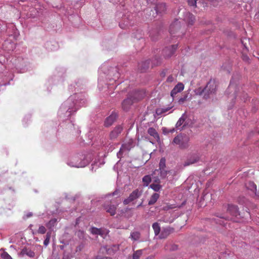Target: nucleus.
<instances>
[{
    "label": "nucleus",
    "mask_w": 259,
    "mask_h": 259,
    "mask_svg": "<svg viewBox=\"0 0 259 259\" xmlns=\"http://www.w3.org/2000/svg\"><path fill=\"white\" fill-rule=\"evenodd\" d=\"M187 98V96H185L183 98H181L180 99H179V100L178 101V103L180 104H183L186 101Z\"/></svg>",
    "instance_id": "nucleus-39"
},
{
    "label": "nucleus",
    "mask_w": 259,
    "mask_h": 259,
    "mask_svg": "<svg viewBox=\"0 0 259 259\" xmlns=\"http://www.w3.org/2000/svg\"><path fill=\"white\" fill-rule=\"evenodd\" d=\"M155 182L156 183H153L150 185V187L151 189H152L154 191L156 192L159 191L162 188L161 185H160V180L158 178H156L155 180Z\"/></svg>",
    "instance_id": "nucleus-21"
},
{
    "label": "nucleus",
    "mask_w": 259,
    "mask_h": 259,
    "mask_svg": "<svg viewBox=\"0 0 259 259\" xmlns=\"http://www.w3.org/2000/svg\"><path fill=\"white\" fill-rule=\"evenodd\" d=\"M91 232L93 234L99 235L102 236L103 235V231L101 229H98L95 227L91 228Z\"/></svg>",
    "instance_id": "nucleus-28"
},
{
    "label": "nucleus",
    "mask_w": 259,
    "mask_h": 259,
    "mask_svg": "<svg viewBox=\"0 0 259 259\" xmlns=\"http://www.w3.org/2000/svg\"><path fill=\"white\" fill-rule=\"evenodd\" d=\"M104 208L106 211L110 214L111 215H114L116 213L117 207L113 204H110L108 205H105Z\"/></svg>",
    "instance_id": "nucleus-20"
},
{
    "label": "nucleus",
    "mask_w": 259,
    "mask_h": 259,
    "mask_svg": "<svg viewBox=\"0 0 259 259\" xmlns=\"http://www.w3.org/2000/svg\"><path fill=\"white\" fill-rule=\"evenodd\" d=\"M216 87L217 85L215 81L212 80H210L207 83L205 88L202 91L201 94L202 93L207 94V96H206L205 94L204 95L205 98H207L209 94L214 93L215 92Z\"/></svg>",
    "instance_id": "nucleus-4"
},
{
    "label": "nucleus",
    "mask_w": 259,
    "mask_h": 259,
    "mask_svg": "<svg viewBox=\"0 0 259 259\" xmlns=\"http://www.w3.org/2000/svg\"><path fill=\"white\" fill-rule=\"evenodd\" d=\"M166 160L165 158H161L159 163V169H165L166 167Z\"/></svg>",
    "instance_id": "nucleus-32"
},
{
    "label": "nucleus",
    "mask_w": 259,
    "mask_h": 259,
    "mask_svg": "<svg viewBox=\"0 0 259 259\" xmlns=\"http://www.w3.org/2000/svg\"><path fill=\"white\" fill-rule=\"evenodd\" d=\"M172 106H169L168 107L157 108L156 110V113L158 115H160L163 113H166L168 111H169L170 109L172 108Z\"/></svg>",
    "instance_id": "nucleus-25"
},
{
    "label": "nucleus",
    "mask_w": 259,
    "mask_h": 259,
    "mask_svg": "<svg viewBox=\"0 0 259 259\" xmlns=\"http://www.w3.org/2000/svg\"><path fill=\"white\" fill-rule=\"evenodd\" d=\"M46 232V228L43 226H39L38 230V233L39 234H44Z\"/></svg>",
    "instance_id": "nucleus-37"
},
{
    "label": "nucleus",
    "mask_w": 259,
    "mask_h": 259,
    "mask_svg": "<svg viewBox=\"0 0 259 259\" xmlns=\"http://www.w3.org/2000/svg\"><path fill=\"white\" fill-rule=\"evenodd\" d=\"M140 233L139 232L135 231L131 233V237L132 239L134 241H137L139 240L140 238Z\"/></svg>",
    "instance_id": "nucleus-31"
},
{
    "label": "nucleus",
    "mask_w": 259,
    "mask_h": 259,
    "mask_svg": "<svg viewBox=\"0 0 259 259\" xmlns=\"http://www.w3.org/2000/svg\"><path fill=\"white\" fill-rule=\"evenodd\" d=\"M159 198V194L156 193H155L152 195L151 196L149 201L148 205H152L156 203L158 199Z\"/></svg>",
    "instance_id": "nucleus-22"
},
{
    "label": "nucleus",
    "mask_w": 259,
    "mask_h": 259,
    "mask_svg": "<svg viewBox=\"0 0 259 259\" xmlns=\"http://www.w3.org/2000/svg\"><path fill=\"white\" fill-rule=\"evenodd\" d=\"M142 190L139 189L134 190L130 194L129 196L123 200V203L124 205H127L131 203L134 204L135 203V201L142 196Z\"/></svg>",
    "instance_id": "nucleus-3"
},
{
    "label": "nucleus",
    "mask_w": 259,
    "mask_h": 259,
    "mask_svg": "<svg viewBox=\"0 0 259 259\" xmlns=\"http://www.w3.org/2000/svg\"><path fill=\"white\" fill-rule=\"evenodd\" d=\"M227 211L233 216L237 217L240 215L238 207L235 205L229 204Z\"/></svg>",
    "instance_id": "nucleus-11"
},
{
    "label": "nucleus",
    "mask_w": 259,
    "mask_h": 259,
    "mask_svg": "<svg viewBox=\"0 0 259 259\" xmlns=\"http://www.w3.org/2000/svg\"><path fill=\"white\" fill-rule=\"evenodd\" d=\"M233 88V86L232 85H230L229 87V89L231 90Z\"/></svg>",
    "instance_id": "nucleus-46"
},
{
    "label": "nucleus",
    "mask_w": 259,
    "mask_h": 259,
    "mask_svg": "<svg viewBox=\"0 0 259 259\" xmlns=\"http://www.w3.org/2000/svg\"><path fill=\"white\" fill-rule=\"evenodd\" d=\"M152 228L154 230L155 235H159L160 232V227L159 224L157 222L153 223L152 225Z\"/></svg>",
    "instance_id": "nucleus-26"
},
{
    "label": "nucleus",
    "mask_w": 259,
    "mask_h": 259,
    "mask_svg": "<svg viewBox=\"0 0 259 259\" xmlns=\"http://www.w3.org/2000/svg\"><path fill=\"white\" fill-rule=\"evenodd\" d=\"M190 138L185 134L178 135L173 140L172 143L178 145L182 149H187L189 147Z\"/></svg>",
    "instance_id": "nucleus-1"
},
{
    "label": "nucleus",
    "mask_w": 259,
    "mask_h": 259,
    "mask_svg": "<svg viewBox=\"0 0 259 259\" xmlns=\"http://www.w3.org/2000/svg\"><path fill=\"white\" fill-rule=\"evenodd\" d=\"M153 174L159 175L160 178L163 179L166 178L167 175L171 174V171L170 170H166L165 169H156Z\"/></svg>",
    "instance_id": "nucleus-15"
},
{
    "label": "nucleus",
    "mask_w": 259,
    "mask_h": 259,
    "mask_svg": "<svg viewBox=\"0 0 259 259\" xmlns=\"http://www.w3.org/2000/svg\"><path fill=\"white\" fill-rule=\"evenodd\" d=\"M165 248L170 251H175L178 249V245L171 242H168L165 245Z\"/></svg>",
    "instance_id": "nucleus-23"
},
{
    "label": "nucleus",
    "mask_w": 259,
    "mask_h": 259,
    "mask_svg": "<svg viewBox=\"0 0 259 259\" xmlns=\"http://www.w3.org/2000/svg\"><path fill=\"white\" fill-rule=\"evenodd\" d=\"M184 85L183 83L181 82L178 83L171 91V96L174 98L177 94L182 91L184 90Z\"/></svg>",
    "instance_id": "nucleus-14"
},
{
    "label": "nucleus",
    "mask_w": 259,
    "mask_h": 259,
    "mask_svg": "<svg viewBox=\"0 0 259 259\" xmlns=\"http://www.w3.org/2000/svg\"><path fill=\"white\" fill-rule=\"evenodd\" d=\"M142 181L144 186H148L151 181V178L149 175L145 176L142 179Z\"/></svg>",
    "instance_id": "nucleus-29"
},
{
    "label": "nucleus",
    "mask_w": 259,
    "mask_h": 259,
    "mask_svg": "<svg viewBox=\"0 0 259 259\" xmlns=\"http://www.w3.org/2000/svg\"><path fill=\"white\" fill-rule=\"evenodd\" d=\"M175 79L172 75H169L167 78L166 81L168 82H172Z\"/></svg>",
    "instance_id": "nucleus-40"
},
{
    "label": "nucleus",
    "mask_w": 259,
    "mask_h": 259,
    "mask_svg": "<svg viewBox=\"0 0 259 259\" xmlns=\"http://www.w3.org/2000/svg\"><path fill=\"white\" fill-rule=\"evenodd\" d=\"M181 27V22L178 20H175L169 26V33L171 34H178L177 36H180V30Z\"/></svg>",
    "instance_id": "nucleus-5"
},
{
    "label": "nucleus",
    "mask_w": 259,
    "mask_h": 259,
    "mask_svg": "<svg viewBox=\"0 0 259 259\" xmlns=\"http://www.w3.org/2000/svg\"><path fill=\"white\" fill-rule=\"evenodd\" d=\"M242 58L243 60H244V61H246V62L248 61L249 60V57L247 55H244V54L242 55Z\"/></svg>",
    "instance_id": "nucleus-41"
},
{
    "label": "nucleus",
    "mask_w": 259,
    "mask_h": 259,
    "mask_svg": "<svg viewBox=\"0 0 259 259\" xmlns=\"http://www.w3.org/2000/svg\"><path fill=\"white\" fill-rule=\"evenodd\" d=\"M7 42H5V44H4V46H6V45H7Z\"/></svg>",
    "instance_id": "nucleus-49"
},
{
    "label": "nucleus",
    "mask_w": 259,
    "mask_h": 259,
    "mask_svg": "<svg viewBox=\"0 0 259 259\" xmlns=\"http://www.w3.org/2000/svg\"><path fill=\"white\" fill-rule=\"evenodd\" d=\"M247 213L248 215H249V213L248 212H247Z\"/></svg>",
    "instance_id": "nucleus-50"
},
{
    "label": "nucleus",
    "mask_w": 259,
    "mask_h": 259,
    "mask_svg": "<svg viewBox=\"0 0 259 259\" xmlns=\"http://www.w3.org/2000/svg\"><path fill=\"white\" fill-rule=\"evenodd\" d=\"M155 8L157 13L160 14L164 13L166 10V5L163 3L157 4Z\"/></svg>",
    "instance_id": "nucleus-18"
},
{
    "label": "nucleus",
    "mask_w": 259,
    "mask_h": 259,
    "mask_svg": "<svg viewBox=\"0 0 259 259\" xmlns=\"http://www.w3.org/2000/svg\"><path fill=\"white\" fill-rule=\"evenodd\" d=\"M31 215H32V214H29V215H28V216L29 217V216H31Z\"/></svg>",
    "instance_id": "nucleus-51"
},
{
    "label": "nucleus",
    "mask_w": 259,
    "mask_h": 259,
    "mask_svg": "<svg viewBox=\"0 0 259 259\" xmlns=\"http://www.w3.org/2000/svg\"><path fill=\"white\" fill-rule=\"evenodd\" d=\"M51 237V233H47L46 235V237L45 240L44 241V244L45 246H47L49 242H50V239Z\"/></svg>",
    "instance_id": "nucleus-35"
},
{
    "label": "nucleus",
    "mask_w": 259,
    "mask_h": 259,
    "mask_svg": "<svg viewBox=\"0 0 259 259\" xmlns=\"http://www.w3.org/2000/svg\"><path fill=\"white\" fill-rule=\"evenodd\" d=\"M147 132L148 134H149L151 136L153 137L154 139L157 140L159 139V135L154 128H149Z\"/></svg>",
    "instance_id": "nucleus-24"
},
{
    "label": "nucleus",
    "mask_w": 259,
    "mask_h": 259,
    "mask_svg": "<svg viewBox=\"0 0 259 259\" xmlns=\"http://www.w3.org/2000/svg\"><path fill=\"white\" fill-rule=\"evenodd\" d=\"M116 193V191H115L114 192H113V195H115Z\"/></svg>",
    "instance_id": "nucleus-48"
},
{
    "label": "nucleus",
    "mask_w": 259,
    "mask_h": 259,
    "mask_svg": "<svg viewBox=\"0 0 259 259\" xmlns=\"http://www.w3.org/2000/svg\"><path fill=\"white\" fill-rule=\"evenodd\" d=\"M144 93L141 91L136 92L135 97H128L125 99L122 103V108L124 110H127L130 106L135 102L140 100L143 98Z\"/></svg>",
    "instance_id": "nucleus-2"
},
{
    "label": "nucleus",
    "mask_w": 259,
    "mask_h": 259,
    "mask_svg": "<svg viewBox=\"0 0 259 259\" xmlns=\"http://www.w3.org/2000/svg\"><path fill=\"white\" fill-rule=\"evenodd\" d=\"M119 26H120V27L121 28H123H123H124V27H122V24H119Z\"/></svg>",
    "instance_id": "nucleus-47"
},
{
    "label": "nucleus",
    "mask_w": 259,
    "mask_h": 259,
    "mask_svg": "<svg viewBox=\"0 0 259 259\" xmlns=\"http://www.w3.org/2000/svg\"><path fill=\"white\" fill-rule=\"evenodd\" d=\"M123 128L120 125H118L115 127V128L111 132L110 134V138L111 139H116L119 135L121 133Z\"/></svg>",
    "instance_id": "nucleus-13"
},
{
    "label": "nucleus",
    "mask_w": 259,
    "mask_h": 259,
    "mask_svg": "<svg viewBox=\"0 0 259 259\" xmlns=\"http://www.w3.org/2000/svg\"><path fill=\"white\" fill-rule=\"evenodd\" d=\"M135 146L134 140L130 139L128 141L122 145L120 148V151L127 150L130 151L131 149Z\"/></svg>",
    "instance_id": "nucleus-16"
},
{
    "label": "nucleus",
    "mask_w": 259,
    "mask_h": 259,
    "mask_svg": "<svg viewBox=\"0 0 259 259\" xmlns=\"http://www.w3.org/2000/svg\"><path fill=\"white\" fill-rule=\"evenodd\" d=\"M175 207H176L172 206V205H170V206H168V208L169 209H172V208H174Z\"/></svg>",
    "instance_id": "nucleus-44"
},
{
    "label": "nucleus",
    "mask_w": 259,
    "mask_h": 259,
    "mask_svg": "<svg viewBox=\"0 0 259 259\" xmlns=\"http://www.w3.org/2000/svg\"><path fill=\"white\" fill-rule=\"evenodd\" d=\"M150 64V60L142 61L138 64V70L142 72H145L149 68Z\"/></svg>",
    "instance_id": "nucleus-9"
},
{
    "label": "nucleus",
    "mask_w": 259,
    "mask_h": 259,
    "mask_svg": "<svg viewBox=\"0 0 259 259\" xmlns=\"http://www.w3.org/2000/svg\"><path fill=\"white\" fill-rule=\"evenodd\" d=\"M184 19L188 25H193L195 21L194 16L189 12L186 13Z\"/></svg>",
    "instance_id": "nucleus-19"
},
{
    "label": "nucleus",
    "mask_w": 259,
    "mask_h": 259,
    "mask_svg": "<svg viewBox=\"0 0 259 259\" xmlns=\"http://www.w3.org/2000/svg\"><path fill=\"white\" fill-rule=\"evenodd\" d=\"M174 232V229L170 227H166L162 229L161 233L159 234L158 238L159 239H165L170 234Z\"/></svg>",
    "instance_id": "nucleus-8"
},
{
    "label": "nucleus",
    "mask_w": 259,
    "mask_h": 259,
    "mask_svg": "<svg viewBox=\"0 0 259 259\" xmlns=\"http://www.w3.org/2000/svg\"><path fill=\"white\" fill-rule=\"evenodd\" d=\"M194 123V121L189 118L187 115V119L185 120V122L181 128H183L185 126H192Z\"/></svg>",
    "instance_id": "nucleus-30"
},
{
    "label": "nucleus",
    "mask_w": 259,
    "mask_h": 259,
    "mask_svg": "<svg viewBox=\"0 0 259 259\" xmlns=\"http://www.w3.org/2000/svg\"><path fill=\"white\" fill-rule=\"evenodd\" d=\"M151 64V66L153 67V66L158 65L159 64H160V62L158 60H157L156 58H155L154 62H152Z\"/></svg>",
    "instance_id": "nucleus-42"
},
{
    "label": "nucleus",
    "mask_w": 259,
    "mask_h": 259,
    "mask_svg": "<svg viewBox=\"0 0 259 259\" xmlns=\"http://www.w3.org/2000/svg\"><path fill=\"white\" fill-rule=\"evenodd\" d=\"M148 3H153L154 2L152 0H147Z\"/></svg>",
    "instance_id": "nucleus-45"
},
{
    "label": "nucleus",
    "mask_w": 259,
    "mask_h": 259,
    "mask_svg": "<svg viewBox=\"0 0 259 259\" xmlns=\"http://www.w3.org/2000/svg\"><path fill=\"white\" fill-rule=\"evenodd\" d=\"M187 119V114L184 113L182 114V116L179 118L176 124V127L177 128H179L181 130H182L183 128H181L182 127V125H184L185 120Z\"/></svg>",
    "instance_id": "nucleus-17"
},
{
    "label": "nucleus",
    "mask_w": 259,
    "mask_h": 259,
    "mask_svg": "<svg viewBox=\"0 0 259 259\" xmlns=\"http://www.w3.org/2000/svg\"><path fill=\"white\" fill-rule=\"evenodd\" d=\"M177 48V45H174L167 47L165 48L162 51L163 55L165 58H169L175 53Z\"/></svg>",
    "instance_id": "nucleus-6"
},
{
    "label": "nucleus",
    "mask_w": 259,
    "mask_h": 259,
    "mask_svg": "<svg viewBox=\"0 0 259 259\" xmlns=\"http://www.w3.org/2000/svg\"><path fill=\"white\" fill-rule=\"evenodd\" d=\"M57 221V220L56 219H52L47 224L46 226L48 228L51 229L54 226Z\"/></svg>",
    "instance_id": "nucleus-34"
},
{
    "label": "nucleus",
    "mask_w": 259,
    "mask_h": 259,
    "mask_svg": "<svg viewBox=\"0 0 259 259\" xmlns=\"http://www.w3.org/2000/svg\"><path fill=\"white\" fill-rule=\"evenodd\" d=\"M150 36H151V37L152 38V35H151V34H150Z\"/></svg>",
    "instance_id": "nucleus-52"
},
{
    "label": "nucleus",
    "mask_w": 259,
    "mask_h": 259,
    "mask_svg": "<svg viewBox=\"0 0 259 259\" xmlns=\"http://www.w3.org/2000/svg\"><path fill=\"white\" fill-rule=\"evenodd\" d=\"M246 187L248 189L250 190L253 192L255 193L256 191V186L253 182H248L246 184Z\"/></svg>",
    "instance_id": "nucleus-27"
},
{
    "label": "nucleus",
    "mask_w": 259,
    "mask_h": 259,
    "mask_svg": "<svg viewBox=\"0 0 259 259\" xmlns=\"http://www.w3.org/2000/svg\"><path fill=\"white\" fill-rule=\"evenodd\" d=\"M197 0H188V3L189 6H196Z\"/></svg>",
    "instance_id": "nucleus-38"
},
{
    "label": "nucleus",
    "mask_w": 259,
    "mask_h": 259,
    "mask_svg": "<svg viewBox=\"0 0 259 259\" xmlns=\"http://www.w3.org/2000/svg\"><path fill=\"white\" fill-rule=\"evenodd\" d=\"M142 254V250H138L133 253V259H139Z\"/></svg>",
    "instance_id": "nucleus-33"
},
{
    "label": "nucleus",
    "mask_w": 259,
    "mask_h": 259,
    "mask_svg": "<svg viewBox=\"0 0 259 259\" xmlns=\"http://www.w3.org/2000/svg\"><path fill=\"white\" fill-rule=\"evenodd\" d=\"M27 255L30 257H34L35 256V252L29 248L25 247L18 253L20 257H23L24 255Z\"/></svg>",
    "instance_id": "nucleus-10"
},
{
    "label": "nucleus",
    "mask_w": 259,
    "mask_h": 259,
    "mask_svg": "<svg viewBox=\"0 0 259 259\" xmlns=\"http://www.w3.org/2000/svg\"><path fill=\"white\" fill-rule=\"evenodd\" d=\"M199 159L200 157L197 154H193L187 158V159L183 163V165L184 166H189L190 165L198 162Z\"/></svg>",
    "instance_id": "nucleus-7"
},
{
    "label": "nucleus",
    "mask_w": 259,
    "mask_h": 259,
    "mask_svg": "<svg viewBox=\"0 0 259 259\" xmlns=\"http://www.w3.org/2000/svg\"><path fill=\"white\" fill-rule=\"evenodd\" d=\"M1 257L4 259H13L7 252H4L2 253Z\"/></svg>",
    "instance_id": "nucleus-36"
},
{
    "label": "nucleus",
    "mask_w": 259,
    "mask_h": 259,
    "mask_svg": "<svg viewBox=\"0 0 259 259\" xmlns=\"http://www.w3.org/2000/svg\"><path fill=\"white\" fill-rule=\"evenodd\" d=\"M117 117V114L115 112H112L109 116L106 118L104 123L105 125L107 127L111 125L115 121Z\"/></svg>",
    "instance_id": "nucleus-12"
},
{
    "label": "nucleus",
    "mask_w": 259,
    "mask_h": 259,
    "mask_svg": "<svg viewBox=\"0 0 259 259\" xmlns=\"http://www.w3.org/2000/svg\"><path fill=\"white\" fill-rule=\"evenodd\" d=\"M143 201H142V202L137 206V208H139L140 207L142 206Z\"/></svg>",
    "instance_id": "nucleus-43"
}]
</instances>
